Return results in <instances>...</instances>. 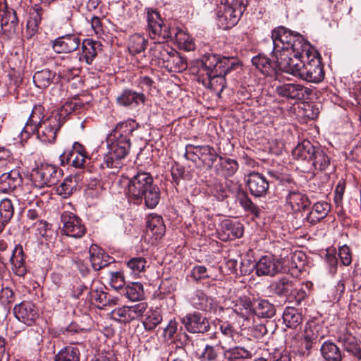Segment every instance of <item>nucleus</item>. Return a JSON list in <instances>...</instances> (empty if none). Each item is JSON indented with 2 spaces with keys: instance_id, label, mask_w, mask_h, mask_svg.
Returning a JSON list of instances; mask_svg holds the SVG:
<instances>
[{
  "instance_id": "obj_1",
  "label": "nucleus",
  "mask_w": 361,
  "mask_h": 361,
  "mask_svg": "<svg viewBox=\"0 0 361 361\" xmlns=\"http://www.w3.org/2000/svg\"><path fill=\"white\" fill-rule=\"evenodd\" d=\"M135 130L133 121L118 124L106 138L109 152L104 157L99 166L107 175L116 174L121 168V159L129 153L131 142L130 136Z\"/></svg>"
},
{
  "instance_id": "obj_2",
  "label": "nucleus",
  "mask_w": 361,
  "mask_h": 361,
  "mask_svg": "<svg viewBox=\"0 0 361 361\" xmlns=\"http://www.w3.org/2000/svg\"><path fill=\"white\" fill-rule=\"evenodd\" d=\"M44 108L41 105H35L30 117L24 126L21 137L24 133L26 137L37 133V137L44 143H52L55 141L56 133L63 125L58 113H51L46 118L44 115Z\"/></svg>"
},
{
  "instance_id": "obj_3",
  "label": "nucleus",
  "mask_w": 361,
  "mask_h": 361,
  "mask_svg": "<svg viewBox=\"0 0 361 361\" xmlns=\"http://www.w3.org/2000/svg\"><path fill=\"white\" fill-rule=\"evenodd\" d=\"M147 18L149 35L152 39L157 40L149 49L152 61L161 66L168 54L173 52V48L163 42L166 39L172 37V32L163 25V21L156 11L148 10Z\"/></svg>"
},
{
  "instance_id": "obj_4",
  "label": "nucleus",
  "mask_w": 361,
  "mask_h": 361,
  "mask_svg": "<svg viewBox=\"0 0 361 361\" xmlns=\"http://www.w3.org/2000/svg\"><path fill=\"white\" fill-rule=\"evenodd\" d=\"M299 40L300 42H296L295 49L281 52L274 56L277 59L279 69L297 78L300 74L305 59L310 58L312 53L310 44L303 37H299Z\"/></svg>"
},
{
  "instance_id": "obj_5",
  "label": "nucleus",
  "mask_w": 361,
  "mask_h": 361,
  "mask_svg": "<svg viewBox=\"0 0 361 361\" xmlns=\"http://www.w3.org/2000/svg\"><path fill=\"white\" fill-rule=\"evenodd\" d=\"M10 157V152L4 148L0 147V172L8 170V172H4L0 176V192L8 193L15 190L19 187L23 178L18 169H12V163L7 159Z\"/></svg>"
},
{
  "instance_id": "obj_6",
  "label": "nucleus",
  "mask_w": 361,
  "mask_h": 361,
  "mask_svg": "<svg viewBox=\"0 0 361 361\" xmlns=\"http://www.w3.org/2000/svg\"><path fill=\"white\" fill-rule=\"evenodd\" d=\"M153 177L149 173L139 171L132 178H123L126 183V193L130 201L140 204L145 192L153 185Z\"/></svg>"
},
{
  "instance_id": "obj_7",
  "label": "nucleus",
  "mask_w": 361,
  "mask_h": 361,
  "mask_svg": "<svg viewBox=\"0 0 361 361\" xmlns=\"http://www.w3.org/2000/svg\"><path fill=\"white\" fill-rule=\"evenodd\" d=\"M216 60L212 53L202 56L201 72L203 77L206 76L202 82L207 87L221 92L226 87L225 75L219 74V70L215 67Z\"/></svg>"
},
{
  "instance_id": "obj_8",
  "label": "nucleus",
  "mask_w": 361,
  "mask_h": 361,
  "mask_svg": "<svg viewBox=\"0 0 361 361\" xmlns=\"http://www.w3.org/2000/svg\"><path fill=\"white\" fill-rule=\"evenodd\" d=\"M245 0H225L224 4L219 8L218 17L225 27L234 26L240 18L245 10Z\"/></svg>"
},
{
  "instance_id": "obj_9",
  "label": "nucleus",
  "mask_w": 361,
  "mask_h": 361,
  "mask_svg": "<svg viewBox=\"0 0 361 361\" xmlns=\"http://www.w3.org/2000/svg\"><path fill=\"white\" fill-rule=\"evenodd\" d=\"M300 35H294L283 26L274 29L271 32L274 56L277 54L295 49V44L299 42Z\"/></svg>"
},
{
  "instance_id": "obj_10",
  "label": "nucleus",
  "mask_w": 361,
  "mask_h": 361,
  "mask_svg": "<svg viewBox=\"0 0 361 361\" xmlns=\"http://www.w3.org/2000/svg\"><path fill=\"white\" fill-rule=\"evenodd\" d=\"M61 175L60 171L51 164H42L32 169L31 179L33 185L39 188L55 185Z\"/></svg>"
},
{
  "instance_id": "obj_11",
  "label": "nucleus",
  "mask_w": 361,
  "mask_h": 361,
  "mask_svg": "<svg viewBox=\"0 0 361 361\" xmlns=\"http://www.w3.org/2000/svg\"><path fill=\"white\" fill-rule=\"evenodd\" d=\"M298 78L313 83H318L324 78V71L320 59L316 56L313 51L311 57L305 59Z\"/></svg>"
},
{
  "instance_id": "obj_12",
  "label": "nucleus",
  "mask_w": 361,
  "mask_h": 361,
  "mask_svg": "<svg viewBox=\"0 0 361 361\" xmlns=\"http://www.w3.org/2000/svg\"><path fill=\"white\" fill-rule=\"evenodd\" d=\"M286 258L277 259L274 255L262 257L255 264L256 274L258 276H274L281 271H286Z\"/></svg>"
},
{
  "instance_id": "obj_13",
  "label": "nucleus",
  "mask_w": 361,
  "mask_h": 361,
  "mask_svg": "<svg viewBox=\"0 0 361 361\" xmlns=\"http://www.w3.org/2000/svg\"><path fill=\"white\" fill-rule=\"evenodd\" d=\"M147 309V304L145 302L130 306L124 305L113 310L111 317L121 323H129L142 317Z\"/></svg>"
},
{
  "instance_id": "obj_14",
  "label": "nucleus",
  "mask_w": 361,
  "mask_h": 361,
  "mask_svg": "<svg viewBox=\"0 0 361 361\" xmlns=\"http://www.w3.org/2000/svg\"><path fill=\"white\" fill-rule=\"evenodd\" d=\"M61 220L63 224L62 232L67 236L80 238L85 235L86 228L81 219L75 214L63 212Z\"/></svg>"
},
{
  "instance_id": "obj_15",
  "label": "nucleus",
  "mask_w": 361,
  "mask_h": 361,
  "mask_svg": "<svg viewBox=\"0 0 361 361\" xmlns=\"http://www.w3.org/2000/svg\"><path fill=\"white\" fill-rule=\"evenodd\" d=\"M13 313L18 322L27 326L34 325L39 317L38 310L35 305L29 301H23L15 305Z\"/></svg>"
},
{
  "instance_id": "obj_16",
  "label": "nucleus",
  "mask_w": 361,
  "mask_h": 361,
  "mask_svg": "<svg viewBox=\"0 0 361 361\" xmlns=\"http://www.w3.org/2000/svg\"><path fill=\"white\" fill-rule=\"evenodd\" d=\"M181 321L190 333L204 334L210 329L208 319L197 312L187 314Z\"/></svg>"
},
{
  "instance_id": "obj_17",
  "label": "nucleus",
  "mask_w": 361,
  "mask_h": 361,
  "mask_svg": "<svg viewBox=\"0 0 361 361\" xmlns=\"http://www.w3.org/2000/svg\"><path fill=\"white\" fill-rule=\"evenodd\" d=\"M246 184L252 195L260 197L267 195L269 183L264 176L258 172H251L246 177Z\"/></svg>"
},
{
  "instance_id": "obj_18",
  "label": "nucleus",
  "mask_w": 361,
  "mask_h": 361,
  "mask_svg": "<svg viewBox=\"0 0 361 361\" xmlns=\"http://www.w3.org/2000/svg\"><path fill=\"white\" fill-rule=\"evenodd\" d=\"M60 159L63 164H70L75 168H81L84 166L87 154L85 147L78 142L73 145L72 149L68 152H64Z\"/></svg>"
},
{
  "instance_id": "obj_19",
  "label": "nucleus",
  "mask_w": 361,
  "mask_h": 361,
  "mask_svg": "<svg viewBox=\"0 0 361 361\" xmlns=\"http://www.w3.org/2000/svg\"><path fill=\"white\" fill-rule=\"evenodd\" d=\"M80 44V39L77 35L68 34L54 40L52 48L56 53L68 54L78 49Z\"/></svg>"
},
{
  "instance_id": "obj_20",
  "label": "nucleus",
  "mask_w": 361,
  "mask_h": 361,
  "mask_svg": "<svg viewBox=\"0 0 361 361\" xmlns=\"http://www.w3.org/2000/svg\"><path fill=\"white\" fill-rule=\"evenodd\" d=\"M276 92L279 95L287 99H302L305 94H310V90L300 84L287 83L277 86Z\"/></svg>"
},
{
  "instance_id": "obj_21",
  "label": "nucleus",
  "mask_w": 361,
  "mask_h": 361,
  "mask_svg": "<svg viewBox=\"0 0 361 361\" xmlns=\"http://www.w3.org/2000/svg\"><path fill=\"white\" fill-rule=\"evenodd\" d=\"M243 235V225L239 222H232L229 220L224 221L219 230L218 237L221 240L228 241L239 238Z\"/></svg>"
},
{
  "instance_id": "obj_22",
  "label": "nucleus",
  "mask_w": 361,
  "mask_h": 361,
  "mask_svg": "<svg viewBox=\"0 0 361 361\" xmlns=\"http://www.w3.org/2000/svg\"><path fill=\"white\" fill-rule=\"evenodd\" d=\"M338 341L346 352L354 357L355 360L361 361V345L354 336L348 331L342 332L338 337Z\"/></svg>"
},
{
  "instance_id": "obj_23",
  "label": "nucleus",
  "mask_w": 361,
  "mask_h": 361,
  "mask_svg": "<svg viewBox=\"0 0 361 361\" xmlns=\"http://www.w3.org/2000/svg\"><path fill=\"white\" fill-rule=\"evenodd\" d=\"M219 330L221 334L219 341L221 345L232 346L240 343L243 338L242 334L228 322H220Z\"/></svg>"
},
{
  "instance_id": "obj_24",
  "label": "nucleus",
  "mask_w": 361,
  "mask_h": 361,
  "mask_svg": "<svg viewBox=\"0 0 361 361\" xmlns=\"http://www.w3.org/2000/svg\"><path fill=\"white\" fill-rule=\"evenodd\" d=\"M272 59L267 57L264 54H258L252 59V64L265 75H271L274 73L276 68H279L277 59L274 56L272 53Z\"/></svg>"
},
{
  "instance_id": "obj_25",
  "label": "nucleus",
  "mask_w": 361,
  "mask_h": 361,
  "mask_svg": "<svg viewBox=\"0 0 361 361\" xmlns=\"http://www.w3.org/2000/svg\"><path fill=\"white\" fill-rule=\"evenodd\" d=\"M117 103L123 106L135 107L145 101L142 93L126 89L116 98Z\"/></svg>"
},
{
  "instance_id": "obj_26",
  "label": "nucleus",
  "mask_w": 361,
  "mask_h": 361,
  "mask_svg": "<svg viewBox=\"0 0 361 361\" xmlns=\"http://www.w3.org/2000/svg\"><path fill=\"white\" fill-rule=\"evenodd\" d=\"M1 27L4 32L11 35L16 31L18 20L16 11L12 8L1 11Z\"/></svg>"
},
{
  "instance_id": "obj_27",
  "label": "nucleus",
  "mask_w": 361,
  "mask_h": 361,
  "mask_svg": "<svg viewBox=\"0 0 361 361\" xmlns=\"http://www.w3.org/2000/svg\"><path fill=\"white\" fill-rule=\"evenodd\" d=\"M10 262L12 265V270L16 275L23 277L26 274L27 267L22 246L16 245L15 247Z\"/></svg>"
},
{
  "instance_id": "obj_28",
  "label": "nucleus",
  "mask_w": 361,
  "mask_h": 361,
  "mask_svg": "<svg viewBox=\"0 0 361 361\" xmlns=\"http://www.w3.org/2000/svg\"><path fill=\"white\" fill-rule=\"evenodd\" d=\"M317 149V147H314L310 141L303 140L294 148L293 155L297 159L310 162Z\"/></svg>"
},
{
  "instance_id": "obj_29",
  "label": "nucleus",
  "mask_w": 361,
  "mask_h": 361,
  "mask_svg": "<svg viewBox=\"0 0 361 361\" xmlns=\"http://www.w3.org/2000/svg\"><path fill=\"white\" fill-rule=\"evenodd\" d=\"M166 231V227L161 216L150 214L147 221V232L150 233L155 238H161Z\"/></svg>"
},
{
  "instance_id": "obj_30",
  "label": "nucleus",
  "mask_w": 361,
  "mask_h": 361,
  "mask_svg": "<svg viewBox=\"0 0 361 361\" xmlns=\"http://www.w3.org/2000/svg\"><path fill=\"white\" fill-rule=\"evenodd\" d=\"M329 210L330 205L327 202H317L313 205L312 209L306 217V219L309 223L315 224L326 217Z\"/></svg>"
},
{
  "instance_id": "obj_31",
  "label": "nucleus",
  "mask_w": 361,
  "mask_h": 361,
  "mask_svg": "<svg viewBox=\"0 0 361 361\" xmlns=\"http://www.w3.org/2000/svg\"><path fill=\"white\" fill-rule=\"evenodd\" d=\"M309 163L315 170L324 171L331 166V158L322 149L317 147Z\"/></svg>"
},
{
  "instance_id": "obj_32",
  "label": "nucleus",
  "mask_w": 361,
  "mask_h": 361,
  "mask_svg": "<svg viewBox=\"0 0 361 361\" xmlns=\"http://www.w3.org/2000/svg\"><path fill=\"white\" fill-rule=\"evenodd\" d=\"M232 309L234 312L242 317L247 318L252 314L253 304L247 296H241L233 301Z\"/></svg>"
},
{
  "instance_id": "obj_33",
  "label": "nucleus",
  "mask_w": 361,
  "mask_h": 361,
  "mask_svg": "<svg viewBox=\"0 0 361 361\" xmlns=\"http://www.w3.org/2000/svg\"><path fill=\"white\" fill-rule=\"evenodd\" d=\"M56 78V73L45 68L37 71L33 75V82L35 86L39 89H45L54 82Z\"/></svg>"
},
{
  "instance_id": "obj_34",
  "label": "nucleus",
  "mask_w": 361,
  "mask_h": 361,
  "mask_svg": "<svg viewBox=\"0 0 361 361\" xmlns=\"http://www.w3.org/2000/svg\"><path fill=\"white\" fill-rule=\"evenodd\" d=\"M90 299L92 302L98 304V305L106 306L111 304L116 305L118 302V298H110V295L105 293L103 287L92 286L90 292Z\"/></svg>"
},
{
  "instance_id": "obj_35",
  "label": "nucleus",
  "mask_w": 361,
  "mask_h": 361,
  "mask_svg": "<svg viewBox=\"0 0 361 361\" xmlns=\"http://www.w3.org/2000/svg\"><path fill=\"white\" fill-rule=\"evenodd\" d=\"M213 56L216 59V65H215V67L219 70V74L226 75L231 71L235 70L240 66V63L235 59L221 57L214 54H213Z\"/></svg>"
},
{
  "instance_id": "obj_36",
  "label": "nucleus",
  "mask_w": 361,
  "mask_h": 361,
  "mask_svg": "<svg viewBox=\"0 0 361 361\" xmlns=\"http://www.w3.org/2000/svg\"><path fill=\"white\" fill-rule=\"evenodd\" d=\"M85 106V103L78 98H74L66 102L60 109L53 111L51 113H58L62 123L65 122V118L75 111L80 110Z\"/></svg>"
},
{
  "instance_id": "obj_37",
  "label": "nucleus",
  "mask_w": 361,
  "mask_h": 361,
  "mask_svg": "<svg viewBox=\"0 0 361 361\" xmlns=\"http://www.w3.org/2000/svg\"><path fill=\"white\" fill-rule=\"evenodd\" d=\"M253 312L259 317L270 318L275 314V307L266 300H257L253 303Z\"/></svg>"
},
{
  "instance_id": "obj_38",
  "label": "nucleus",
  "mask_w": 361,
  "mask_h": 361,
  "mask_svg": "<svg viewBox=\"0 0 361 361\" xmlns=\"http://www.w3.org/2000/svg\"><path fill=\"white\" fill-rule=\"evenodd\" d=\"M224 356L228 359L235 360L236 359H246L252 357V352L244 347L235 346H222Z\"/></svg>"
},
{
  "instance_id": "obj_39",
  "label": "nucleus",
  "mask_w": 361,
  "mask_h": 361,
  "mask_svg": "<svg viewBox=\"0 0 361 361\" xmlns=\"http://www.w3.org/2000/svg\"><path fill=\"white\" fill-rule=\"evenodd\" d=\"M326 361H341L342 354L339 348L332 342H324L320 348Z\"/></svg>"
},
{
  "instance_id": "obj_40",
  "label": "nucleus",
  "mask_w": 361,
  "mask_h": 361,
  "mask_svg": "<svg viewBox=\"0 0 361 361\" xmlns=\"http://www.w3.org/2000/svg\"><path fill=\"white\" fill-rule=\"evenodd\" d=\"M196 153H197L198 159L209 168L212 166L217 157L215 149L209 145L198 146Z\"/></svg>"
},
{
  "instance_id": "obj_41",
  "label": "nucleus",
  "mask_w": 361,
  "mask_h": 361,
  "mask_svg": "<svg viewBox=\"0 0 361 361\" xmlns=\"http://www.w3.org/2000/svg\"><path fill=\"white\" fill-rule=\"evenodd\" d=\"M190 303L196 309L207 310L210 305L208 297L201 290H195L188 295Z\"/></svg>"
},
{
  "instance_id": "obj_42",
  "label": "nucleus",
  "mask_w": 361,
  "mask_h": 361,
  "mask_svg": "<svg viewBox=\"0 0 361 361\" xmlns=\"http://www.w3.org/2000/svg\"><path fill=\"white\" fill-rule=\"evenodd\" d=\"M90 262L94 270H99L108 264V262L104 259V251L97 245H92L89 251Z\"/></svg>"
},
{
  "instance_id": "obj_43",
  "label": "nucleus",
  "mask_w": 361,
  "mask_h": 361,
  "mask_svg": "<svg viewBox=\"0 0 361 361\" xmlns=\"http://www.w3.org/2000/svg\"><path fill=\"white\" fill-rule=\"evenodd\" d=\"M171 31L180 49L185 51H192L195 49L193 39L187 32L180 29Z\"/></svg>"
},
{
  "instance_id": "obj_44",
  "label": "nucleus",
  "mask_w": 361,
  "mask_h": 361,
  "mask_svg": "<svg viewBox=\"0 0 361 361\" xmlns=\"http://www.w3.org/2000/svg\"><path fill=\"white\" fill-rule=\"evenodd\" d=\"M287 201L295 211L306 209L310 203L306 195L295 191L289 193Z\"/></svg>"
},
{
  "instance_id": "obj_45",
  "label": "nucleus",
  "mask_w": 361,
  "mask_h": 361,
  "mask_svg": "<svg viewBox=\"0 0 361 361\" xmlns=\"http://www.w3.org/2000/svg\"><path fill=\"white\" fill-rule=\"evenodd\" d=\"M283 319L287 327L295 329L302 322V315L294 307H288L284 310Z\"/></svg>"
},
{
  "instance_id": "obj_46",
  "label": "nucleus",
  "mask_w": 361,
  "mask_h": 361,
  "mask_svg": "<svg viewBox=\"0 0 361 361\" xmlns=\"http://www.w3.org/2000/svg\"><path fill=\"white\" fill-rule=\"evenodd\" d=\"M126 297L132 301H137L143 298L144 290L140 283L134 282L128 285L123 290Z\"/></svg>"
},
{
  "instance_id": "obj_47",
  "label": "nucleus",
  "mask_w": 361,
  "mask_h": 361,
  "mask_svg": "<svg viewBox=\"0 0 361 361\" xmlns=\"http://www.w3.org/2000/svg\"><path fill=\"white\" fill-rule=\"evenodd\" d=\"M100 43L97 41L87 39L82 44L83 58L87 64H91L97 54V49Z\"/></svg>"
},
{
  "instance_id": "obj_48",
  "label": "nucleus",
  "mask_w": 361,
  "mask_h": 361,
  "mask_svg": "<svg viewBox=\"0 0 361 361\" xmlns=\"http://www.w3.org/2000/svg\"><path fill=\"white\" fill-rule=\"evenodd\" d=\"M147 43V40L142 35L135 34L130 36L128 48L132 54H139L145 49Z\"/></svg>"
},
{
  "instance_id": "obj_49",
  "label": "nucleus",
  "mask_w": 361,
  "mask_h": 361,
  "mask_svg": "<svg viewBox=\"0 0 361 361\" xmlns=\"http://www.w3.org/2000/svg\"><path fill=\"white\" fill-rule=\"evenodd\" d=\"M77 187V178L75 176L66 177L57 188L58 193L63 197H69Z\"/></svg>"
},
{
  "instance_id": "obj_50",
  "label": "nucleus",
  "mask_w": 361,
  "mask_h": 361,
  "mask_svg": "<svg viewBox=\"0 0 361 361\" xmlns=\"http://www.w3.org/2000/svg\"><path fill=\"white\" fill-rule=\"evenodd\" d=\"M222 346L221 342L215 345L207 344L200 357L201 361H217Z\"/></svg>"
},
{
  "instance_id": "obj_51",
  "label": "nucleus",
  "mask_w": 361,
  "mask_h": 361,
  "mask_svg": "<svg viewBox=\"0 0 361 361\" xmlns=\"http://www.w3.org/2000/svg\"><path fill=\"white\" fill-rule=\"evenodd\" d=\"M293 286L292 280L282 278L273 284V290L279 295H287L293 291Z\"/></svg>"
},
{
  "instance_id": "obj_52",
  "label": "nucleus",
  "mask_w": 361,
  "mask_h": 361,
  "mask_svg": "<svg viewBox=\"0 0 361 361\" xmlns=\"http://www.w3.org/2000/svg\"><path fill=\"white\" fill-rule=\"evenodd\" d=\"M79 350L71 346L61 350L55 357V361H79Z\"/></svg>"
},
{
  "instance_id": "obj_53",
  "label": "nucleus",
  "mask_w": 361,
  "mask_h": 361,
  "mask_svg": "<svg viewBox=\"0 0 361 361\" xmlns=\"http://www.w3.org/2000/svg\"><path fill=\"white\" fill-rule=\"evenodd\" d=\"M14 209L11 201L5 198L0 202V221L4 225L13 217Z\"/></svg>"
},
{
  "instance_id": "obj_54",
  "label": "nucleus",
  "mask_w": 361,
  "mask_h": 361,
  "mask_svg": "<svg viewBox=\"0 0 361 361\" xmlns=\"http://www.w3.org/2000/svg\"><path fill=\"white\" fill-rule=\"evenodd\" d=\"M162 320L161 312L159 310H150L146 314V318L143 322L145 329L153 330Z\"/></svg>"
},
{
  "instance_id": "obj_55",
  "label": "nucleus",
  "mask_w": 361,
  "mask_h": 361,
  "mask_svg": "<svg viewBox=\"0 0 361 361\" xmlns=\"http://www.w3.org/2000/svg\"><path fill=\"white\" fill-rule=\"evenodd\" d=\"M145 205L150 209L154 208L159 203L160 200V192L159 188L152 185L144 195Z\"/></svg>"
},
{
  "instance_id": "obj_56",
  "label": "nucleus",
  "mask_w": 361,
  "mask_h": 361,
  "mask_svg": "<svg viewBox=\"0 0 361 361\" xmlns=\"http://www.w3.org/2000/svg\"><path fill=\"white\" fill-rule=\"evenodd\" d=\"M20 322L13 321L10 322L7 325V334L12 338H16L17 336H18L20 333L24 332L27 331L28 335L32 334L35 333L36 334V331H34L33 329H26L24 326H23L20 323Z\"/></svg>"
},
{
  "instance_id": "obj_57",
  "label": "nucleus",
  "mask_w": 361,
  "mask_h": 361,
  "mask_svg": "<svg viewBox=\"0 0 361 361\" xmlns=\"http://www.w3.org/2000/svg\"><path fill=\"white\" fill-rule=\"evenodd\" d=\"M147 260L142 257H133L130 259L128 263V267L135 274H138L145 270L147 267Z\"/></svg>"
},
{
  "instance_id": "obj_58",
  "label": "nucleus",
  "mask_w": 361,
  "mask_h": 361,
  "mask_svg": "<svg viewBox=\"0 0 361 361\" xmlns=\"http://www.w3.org/2000/svg\"><path fill=\"white\" fill-rule=\"evenodd\" d=\"M34 11L35 12L32 13V16L27 21V27H31L32 31H36L39 24L41 23L43 11L42 8L37 5L35 6Z\"/></svg>"
},
{
  "instance_id": "obj_59",
  "label": "nucleus",
  "mask_w": 361,
  "mask_h": 361,
  "mask_svg": "<svg viewBox=\"0 0 361 361\" xmlns=\"http://www.w3.org/2000/svg\"><path fill=\"white\" fill-rule=\"evenodd\" d=\"M173 59L171 65V71H180L187 67L185 59L180 56L176 49H173Z\"/></svg>"
},
{
  "instance_id": "obj_60",
  "label": "nucleus",
  "mask_w": 361,
  "mask_h": 361,
  "mask_svg": "<svg viewBox=\"0 0 361 361\" xmlns=\"http://www.w3.org/2000/svg\"><path fill=\"white\" fill-rule=\"evenodd\" d=\"M222 169L225 176H233L238 169V164L234 159H226L221 163Z\"/></svg>"
},
{
  "instance_id": "obj_61",
  "label": "nucleus",
  "mask_w": 361,
  "mask_h": 361,
  "mask_svg": "<svg viewBox=\"0 0 361 361\" xmlns=\"http://www.w3.org/2000/svg\"><path fill=\"white\" fill-rule=\"evenodd\" d=\"M125 284L124 278L120 272H113L111 274L110 285L116 290L123 289Z\"/></svg>"
},
{
  "instance_id": "obj_62",
  "label": "nucleus",
  "mask_w": 361,
  "mask_h": 361,
  "mask_svg": "<svg viewBox=\"0 0 361 361\" xmlns=\"http://www.w3.org/2000/svg\"><path fill=\"white\" fill-rule=\"evenodd\" d=\"M338 255L341 263L344 266H348L351 264L352 257L350 248L344 245L341 246L338 249Z\"/></svg>"
},
{
  "instance_id": "obj_63",
  "label": "nucleus",
  "mask_w": 361,
  "mask_h": 361,
  "mask_svg": "<svg viewBox=\"0 0 361 361\" xmlns=\"http://www.w3.org/2000/svg\"><path fill=\"white\" fill-rule=\"evenodd\" d=\"M191 276L196 281L210 277L204 266H195L191 271Z\"/></svg>"
},
{
  "instance_id": "obj_64",
  "label": "nucleus",
  "mask_w": 361,
  "mask_h": 361,
  "mask_svg": "<svg viewBox=\"0 0 361 361\" xmlns=\"http://www.w3.org/2000/svg\"><path fill=\"white\" fill-rule=\"evenodd\" d=\"M239 202L241 206L247 211H250L252 213L257 212V207L253 204L251 200L247 197V195L243 194L239 197Z\"/></svg>"
}]
</instances>
